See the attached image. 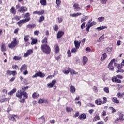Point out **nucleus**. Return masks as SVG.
Wrapping results in <instances>:
<instances>
[{
  "mask_svg": "<svg viewBox=\"0 0 124 124\" xmlns=\"http://www.w3.org/2000/svg\"><path fill=\"white\" fill-rule=\"evenodd\" d=\"M17 116L16 115H12L9 116V120H11L12 121H15L16 120V118Z\"/></svg>",
  "mask_w": 124,
  "mask_h": 124,
  "instance_id": "23",
  "label": "nucleus"
},
{
  "mask_svg": "<svg viewBox=\"0 0 124 124\" xmlns=\"http://www.w3.org/2000/svg\"><path fill=\"white\" fill-rule=\"evenodd\" d=\"M116 72L117 73H119V72H121V73H123V72H124V70L123 69H120L119 70H117Z\"/></svg>",
  "mask_w": 124,
  "mask_h": 124,
  "instance_id": "57",
  "label": "nucleus"
},
{
  "mask_svg": "<svg viewBox=\"0 0 124 124\" xmlns=\"http://www.w3.org/2000/svg\"><path fill=\"white\" fill-rule=\"evenodd\" d=\"M29 37H30L29 35H26L24 36V41L25 42H28V41H29Z\"/></svg>",
  "mask_w": 124,
  "mask_h": 124,
  "instance_id": "45",
  "label": "nucleus"
},
{
  "mask_svg": "<svg viewBox=\"0 0 124 124\" xmlns=\"http://www.w3.org/2000/svg\"><path fill=\"white\" fill-rule=\"evenodd\" d=\"M13 41H12L11 44H9L8 47L11 49H13V48H15L16 46L18 45V42H17V40L16 38L13 39Z\"/></svg>",
  "mask_w": 124,
  "mask_h": 124,
  "instance_id": "3",
  "label": "nucleus"
},
{
  "mask_svg": "<svg viewBox=\"0 0 124 124\" xmlns=\"http://www.w3.org/2000/svg\"><path fill=\"white\" fill-rule=\"evenodd\" d=\"M38 103H39V104H42V103H48V101L44 98H40L38 100Z\"/></svg>",
  "mask_w": 124,
  "mask_h": 124,
  "instance_id": "14",
  "label": "nucleus"
},
{
  "mask_svg": "<svg viewBox=\"0 0 124 124\" xmlns=\"http://www.w3.org/2000/svg\"><path fill=\"white\" fill-rule=\"evenodd\" d=\"M16 91L17 90L16 89V88H14L10 92H9L8 93L9 95H12L13 93H16Z\"/></svg>",
  "mask_w": 124,
  "mask_h": 124,
  "instance_id": "28",
  "label": "nucleus"
},
{
  "mask_svg": "<svg viewBox=\"0 0 124 124\" xmlns=\"http://www.w3.org/2000/svg\"><path fill=\"white\" fill-rule=\"evenodd\" d=\"M100 118H99V115H96L93 118V122H96V121H99Z\"/></svg>",
  "mask_w": 124,
  "mask_h": 124,
  "instance_id": "32",
  "label": "nucleus"
},
{
  "mask_svg": "<svg viewBox=\"0 0 124 124\" xmlns=\"http://www.w3.org/2000/svg\"><path fill=\"white\" fill-rule=\"evenodd\" d=\"M32 42L31 43V45H34V44H36V43L37 42V39H33L31 38Z\"/></svg>",
  "mask_w": 124,
  "mask_h": 124,
  "instance_id": "35",
  "label": "nucleus"
},
{
  "mask_svg": "<svg viewBox=\"0 0 124 124\" xmlns=\"http://www.w3.org/2000/svg\"><path fill=\"white\" fill-rule=\"evenodd\" d=\"M28 29H34V27H36L35 24H29L27 25Z\"/></svg>",
  "mask_w": 124,
  "mask_h": 124,
  "instance_id": "30",
  "label": "nucleus"
},
{
  "mask_svg": "<svg viewBox=\"0 0 124 124\" xmlns=\"http://www.w3.org/2000/svg\"><path fill=\"white\" fill-rule=\"evenodd\" d=\"M10 100V98H2L0 100V103H2L3 102H7V101H9Z\"/></svg>",
  "mask_w": 124,
  "mask_h": 124,
  "instance_id": "21",
  "label": "nucleus"
},
{
  "mask_svg": "<svg viewBox=\"0 0 124 124\" xmlns=\"http://www.w3.org/2000/svg\"><path fill=\"white\" fill-rule=\"evenodd\" d=\"M41 50H42V52L46 55H48V54L51 53V47L46 44L42 45Z\"/></svg>",
  "mask_w": 124,
  "mask_h": 124,
  "instance_id": "2",
  "label": "nucleus"
},
{
  "mask_svg": "<svg viewBox=\"0 0 124 124\" xmlns=\"http://www.w3.org/2000/svg\"><path fill=\"white\" fill-rule=\"evenodd\" d=\"M82 62H83V65H85V64H86V63H87V62H88V58H87V57L86 56H83Z\"/></svg>",
  "mask_w": 124,
  "mask_h": 124,
  "instance_id": "26",
  "label": "nucleus"
},
{
  "mask_svg": "<svg viewBox=\"0 0 124 124\" xmlns=\"http://www.w3.org/2000/svg\"><path fill=\"white\" fill-rule=\"evenodd\" d=\"M56 82H57V81L56 80V79H54V80H52L51 81V82H50L49 83H47V86L48 87V88H53V87H54V86H55V85H56Z\"/></svg>",
  "mask_w": 124,
  "mask_h": 124,
  "instance_id": "11",
  "label": "nucleus"
},
{
  "mask_svg": "<svg viewBox=\"0 0 124 124\" xmlns=\"http://www.w3.org/2000/svg\"><path fill=\"white\" fill-rule=\"evenodd\" d=\"M86 118H87V116H86V114H82L79 116H78V119L79 120H85L86 119Z\"/></svg>",
  "mask_w": 124,
  "mask_h": 124,
  "instance_id": "27",
  "label": "nucleus"
},
{
  "mask_svg": "<svg viewBox=\"0 0 124 124\" xmlns=\"http://www.w3.org/2000/svg\"><path fill=\"white\" fill-rule=\"evenodd\" d=\"M104 91L105 93H109V88L108 87L104 88Z\"/></svg>",
  "mask_w": 124,
  "mask_h": 124,
  "instance_id": "47",
  "label": "nucleus"
},
{
  "mask_svg": "<svg viewBox=\"0 0 124 124\" xmlns=\"http://www.w3.org/2000/svg\"><path fill=\"white\" fill-rule=\"evenodd\" d=\"M111 80L112 82H113V83H117L118 84L122 83V80L118 79V78L117 77H112Z\"/></svg>",
  "mask_w": 124,
  "mask_h": 124,
  "instance_id": "10",
  "label": "nucleus"
},
{
  "mask_svg": "<svg viewBox=\"0 0 124 124\" xmlns=\"http://www.w3.org/2000/svg\"><path fill=\"white\" fill-rule=\"evenodd\" d=\"M65 110L66 112H72V111H73V109H72V108H69V107H66L65 108Z\"/></svg>",
  "mask_w": 124,
  "mask_h": 124,
  "instance_id": "42",
  "label": "nucleus"
},
{
  "mask_svg": "<svg viewBox=\"0 0 124 124\" xmlns=\"http://www.w3.org/2000/svg\"><path fill=\"white\" fill-rule=\"evenodd\" d=\"M103 101H102L103 104H104L106 103V102H107V98L105 97H104L103 98Z\"/></svg>",
  "mask_w": 124,
  "mask_h": 124,
  "instance_id": "49",
  "label": "nucleus"
},
{
  "mask_svg": "<svg viewBox=\"0 0 124 124\" xmlns=\"http://www.w3.org/2000/svg\"><path fill=\"white\" fill-rule=\"evenodd\" d=\"M15 19L17 20H20L21 19V16H15Z\"/></svg>",
  "mask_w": 124,
  "mask_h": 124,
  "instance_id": "56",
  "label": "nucleus"
},
{
  "mask_svg": "<svg viewBox=\"0 0 124 124\" xmlns=\"http://www.w3.org/2000/svg\"><path fill=\"white\" fill-rule=\"evenodd\" d=\"M40 3L42 5H46V0H40Z\"/></svg>",
  "mask_w": 124,
  "mask_h": 124,
  "instance_id": "46",
  "label": "nucleus"
},
{
  "mask_svg": "<svg viewBox=\"0 0 124 124\" xmlns=\"http://www.w3.org/2000/svg\"><path fill=\"white\" fill-rule=\"evenodd\" d=\"M19 31H20V29L17 28L15 30L14 33L16 34V33H18V32Z\"/></svg>",
  "mask_w": 124,
  "mask_h": 124,
  "instance_id": "53",
  "label": "nucleus"
},
{
  "mask_svg": "<svg viewBox=\"0 0 124 124\" xmlns=\"http://www.w3.org/2000/svg\"><path fill=\"white\" fill-rule=\"evenodd\" d=\"M112 101H113V102H114L115 103H119V102H120L119 100H118V99H117V97H113L112 99Z\"/></svg>",
  "mask_w": 124,
  "mask_h": 124,
  "instance_id": "38",
  "label": "nucleus"
},
{
  "mask_svg": "<svg viewBox=\"0 0 124 124\" xmlns=\"http://www.w3.org/2000/svg\"><path fill=\"white\" fill-rule=\"evenodd\" d=\"M39 123L41 124H42L44 123H45V117H44V116H42V117H40L39 118Z\"/></svg>",
  "mask_w": 124,
  "mask_h": 124,
  "instance_id": "18",
  "label": "nucleus"
},
{
  "mask_svg": "<svg viewBox=\"0 0 124 124\" xmlns=\"http://www.w3.org/2000/svg\"><path fill=\"white\" fill-rule=\"evenodd\" d=\"M39 97V94L36 92H34V93H33L32 95V97H33L34 99L38 98Z\"/></svg>",
  "mask_w": 124,
  "mask_h": 124,
  "instance_id": "24",
  "label": "nucleus"
},
{
  "mask_svg": "<svg viewBox=\"0 0 124 124\" xmlns=\"http://www.w3.org/2000/svg\"><path fill=\"white\" fill-rule=\"evenodd\" d=\"M73 9L75 12L80 11L81 10V7L79 6V4L76 3L73 5Z\"/></svg>",
  "mask_w": 124,
  "mask_h": 124,
  "instance_id": "6",
  "label": "nucleus"
},
{
  "mask_svg": "<svg viewBox=\"0 0 124 124\" xmlns=\"http://www.w3.org/2000/svg\"><path fill=\"white\" fill-rule=\"evenodd\" d=\"M44 19H45L44 16H41L39 19V21H38L39 23H41V22H43V21H44Z\"/></svg>",
  "mask_w": 124,
  "mask_h": 124,
  "instance_id": "39",
  "label": "nucleus"
},
{
  "mask_svg": "<svg viewBox=\"0 0 124 124\" xmlns=\"http://www.w3.org/2000/svg\"><path fill=\"white\" fill-rule=\"evenodd\" d=\"M28 68V66L26 64H23L20 68V70L21 72H22L23 70H27V68Z\"/></svg>",
  "mask_w": 124,
  "mask_h": 124,
  "instance_id": "20",
  "label": "nucleus"
},
{
  "mask_svg": "<svg viewBox=\"0 0 124 124\" xmlns=\"http://www.w3.org/2000/svg\"><path fill=\"white\" fill-rule=\"evenodd\" d=\"M87 24H88V26H90L91 28V27H93V26H94V25H96V22L93 21L91 23H87Z\"/></svg>",
  "mask_w": 124,
  "mask_h": 124,
  "instance_id": "40",
  "label": "nucleus"
},
{
  "mask_svg": "<svg viewBox=\"0 0 124 124\" xmlns=\"http://www.w3.org/2000/svg\"><path fill=\"white\" fill-rule=\"evenodd\" d=\"M44 13V11L43 10L41 11H35L33 12V14H37V15H42Z\"/></svg>",
  "mask_w": 124,
  "mask_h": 124,
  "instance_id": "17",
  "label": "nucleus"
},
{
  "mask_svg": "<svg viewBox=\"0 0 124 124\" xmlns=\"http://www.w3.org/2000/svg\"><path fill=\"white\" fill-rule=\"evenodd\" d=\"M95 103L97 104V105H101V104H103L102 103V101L100 98L97 99L95 101Z\"/></svg>",
  "mask_w": 124,
  "mask_h": 124,
  "instance_id": "19",
  "label": "nucleus"
},
{
  "mask_svg": "<svg viewBox=\"0 0 124 124\" xmlns=\"http://www.w3.org/2000/svg\"><path fill=\"white\" fill-rule=\"evenodd\" d=\"M10 12L12 14H16V10H15V8L14 7H12L10 9Z\"/></svg>",
  "mask_w": 124,
  "mask_h": 124,
  "instance_id": "31",
  "label": "nucleus"
},
{
  "mask_svg": "<svg viewBox=\"0 0 124 124\" xmlns=\"http://www.w3.org/2000/svg\"><path fill=\"white\" fill-rule=\"evenodd\" d=\"M67 55L68 57H71V51H70V50H67Z\"/></svg>",
  "mask_w": 124,
  "mask_h": 124,
  "instance_id": "61",
  "label": "nucleus"
},
{
  "mask_svg": "<svg viewBox=\"0 0 124 124\" xmlns=\"http://www.w3.org/2000/svg\"><path fill=\"white\" fill-rule=\"evenodd\" d=\"M114 59H113L112 60H111V61L110 62V63L108 64V68L109 69V70H112L113 71L114 70Z\"/></svg>",
  "mask_w": 124,
  "mask_h": 124,
  "instance_id": "7",
  "label": "nucleus"
},
{
  "mask_svg": "<svg viewBox=\"0 0 124 124\" xmlns=\"http://www.w3.org/2000/svg\"><path fill=\"white\" fill-rule=\"evenodd\" d=\"M64 34V33L62 31H59L57 34V38H61L62 35Z\"/></svg>",
  "mask_w": 124,
  "mask_h": 124,
  "instance_id": "16",
  "label": "nucleus"
},
{
  "mask_svg": "<svg viewBox=\"0 0 124 124\" xmlns=\"http://www.w3.org/2000/svg\"><path fill=\"white\" fill-rule=\"evenodd\" d=\"M96 30H98V31H101L102 30H104V29H107V26H102L101 27H97L96 28Z\"/></svg>",
  "mask_w": 124,
  "mask_h": 124,
  "instance_id": "29",
  "label": "nucleus"
},
{
  "mask_svg": "<svg viewBox=\"0 0 124 124\" xmlns=\"http://www.w3.org/2000/svg\"><path fill=\"white\" fill-rule=\"evenodd\" d=\"M45 74L42 73L41 72H37L34 75L32 76V78H36V77H40L41 78H43L45 77Z\"/></svg>",
  "mask_w": 124,
  "mask_h": 124,
  "instance_id": "5",
  "label": "nucleus"
},
{
  "mask_svg": "<svg viewBox=\"0 0 124 124\" xmlns=\"http://www.w3.org/2000/svg\"><path fill=\"white\" fill-rule=\"evenodd\" d=\"M93 90L95 93H97L98 90H97V87L96 86H93Z\"/></svg>",
  "mask_w": 124,
  "mask_h": 124,
  "instance_id": "58",
  "label": "nucleus"
},
{
  "mask_svg": "<svg viewBox=\"0 0 124 124\" xmlns=\"http://www.w3.org/2000/svg\"><path fill=\"white\" fill-rule=\"evenodd\" d=\"M32 53H33V50L32 49H29L27 50L26 53L24 54V58H27V57H28L30 55H31Z\"/></svg>",
  "mask_w": 124,
  "mask_h": 124,
  "instance_id": "8",
  "label": "nucleus"
},
{
  "mask_svg": "<svg viewBox=\"0 0 124 124\" xmlns=\"http://www.w3.org/2000/svg\"><path fill=\"white\" fill-rule=\"evenodd\" d=\"M19 12H21V13H24V12H26V11H28V8L26 7L22 6L18 9Z\"/></svg>",
  "mask_w": 124,
  "mask_h": 124,
  "instance_id": "13",
  "label": "nucleus"
},
{
  "mask_svg": "<svg viewBox=\"0 0 124 124\" xmlns=\"http://www.w3.org/2000/svg\"><path fill=\"white\" fill-rule=\"evenodd\" d=\"M22 59L21 57H19V56H14L13 57V60H15V61H19Z\"/></svg>",
  "mask_w": 124,
  "mask_h": 124,
  "instance_id": "43",
  "label": "nucleus"
},
{
  "mask_svg": "<svg viewBox=\"0 0 124 124\" xmlns=\"http://www.w3.org/2000/svg\"><path fill=\"white\" fill-rule=\"evenodd\" d=\"M54 51L55 54H58L60 52V48H59V45L56 44L54 45Z\"/></svg>",
  "mask_w": 124,
  "mask_h": 124,
  "instance_id": "15",
  "label": "nucleus"
},
{
  "mask_svg": "<svg viewBox=\"0 0 124 124\" xmlns=\"http://www.w3.org/2000/svg\"><path fill=\"white\" fill-rule=\"evenodd\" d=\"M54 30L55 31H59V27L58 26V25H55Z\"/></svg>",
  "mask_w": 124,
  "mask_h": 124,
  "instance_id": "60",
  "label": "nucleus"
},
{
  "mask_svg": "<svg viewBox=\"0 0 124 124\" xmlns=\"http://www.w3.org/2000/svg\"><path fill=\"white\" fill-rule=\"evenodd\" d=\"M42 43H47V38L45 37L42 41Z\"/></svg>",
  "mask_w": 124,
  "mask_h": 124,
  "instance_id": "54",
  "label": "nucleus"
},
{
  "mask_svg": "<svg viewBox=\"0 0 124 124\" xmlns=\"http://www.w3.org/2000/svg\"><path fill=\"white\" fill-rule=\"evenodd\" d=\"M107 58V55H106V53H104L102 55V57H101V61L103 62L105 59Z\"/></svg>",
  "mask_w": 124,
  "mask_h": 124,
  "instance_id": "34",
  "label": "nucleus"
},
{
  "mask_svg": "<svg viewBox=\"0 0 124 124\" xmlns=\"http://www.w3.org/2000/svg\"><path fill=\"white\" fill-rule=\"evenodd\" d=\"M70 72L71 73V74H73V75H76V74H78V72H76L75 71H74V70L73 69H70Z\"/></svg>",
  "mask_w": 124,
  "mask_h": 124,
  "instance_id": "41",
  "label": "nucleus"
},
{
  "mask_svg": "<svg viewBox=\"0 0 124 124\" xmlns=\"http://www.w3.org/2000/svg\"><path fill=\"white\" fill-rule=\"evenodd\" d=\"M70 92L72 93H75V87L72 85L70 86Z\"/></svg>",
  "mask_w": 124,
  "mask_h": 124,
  "instance_id": "33",
  "label": "nucleus"
},
{
  "mask_svg": "<svg viewBox=\"0 0 124 124\" xmlns=\"http://www.w3.org/2000/svg\"><path fill=\"white\" fill-rule=\"evenodd\" d=\"M86 27V31H89L91 27L88 25V23H87Z\"/></svg>",
  "mask_w": 124,
  "mask_h": 124,
  "instance_id": "55",
  "label": "nucleus"
},
{
  "mask_svg": "<svg viewBox=\"0 0 124 124\" xmlns=\"http://www.w3.org/2000/svg\"><path fill=\"white\" fill-rule=\"evenodd\" d=\"M6 74L7 75H12V71L7 70L6 71Z\"/></svg>",
  "mask_w": 124,
  "mask_h": 124,
  "instance_id": "50",
  "label": "nucleus"
},
{
  "mask_svg": "<svg viewBox=\"0 0 124 124\" xmlns=\"http://www.w3.org/2000/svg\"><path fill=\"white\" fill-rule=\"evenodd\" d=\"M104 36L103 35H102V36H101L100 37V38H99V40H98V42H100L101 41V40H102V39H104Z\"/></svg>",
  "mask_w": 124,
  "mask_h": 124,
  "instance_id": "59",
  "label": "nucleus"
},
{
  "mask_svg": "<svg viewBox=\"0 0 124 124\" xmlns=\"http://www.w3.org/2000/svg\"><path fill=\"white\" fill-rule=\"evenodd\" d=\"M88 18H89V16H87L83 17L82 18H81V22H84V21H86V20H87V19H88Z\"/></svg>",
  "mask_w": 124,
  "mask_h": 124,
  "instance_id": "51",
  "label": "nucleus"
},
{
  "mask_svg": "<svg viewBox=\"0 0 124 124\" xmlns=\"http://www.w3.org/2000/svg\"><path fill=\"white\" fill-rule=\"evenodd\" d=\"M78 48H76V47L73 48L71 50V53H75L77 52V49Z\"/></svg>",
  "mask_w": 124,
  "mask_h": 124,
  "instance_id": "44",
  "label": "nucleus"
},
{
  "mask_svg": "<svg viewBox=\"0 0 124 124\" xmlns=\"http://www.w3.org/2000/svg\"><path fill=\"white\" fill-rule=\"evenodd\" d=\"M1 51L3 52H4L5 51H6V47H5L4 44H2L1 46Z\"/></svg>",
  "mask_w": 124,
  "mask_h": 124,
  "instance_id": "25",
  "label": "nucleus"
},
{
  "mask_svg": "<svg viewBox=\"0 0 124 124\" xmlns=\"http://www.w3.org/2000/svg\"><path fill=\"white\" fill-rule=\"evenodd\" d=\"M79 114H80V113H79V112H78V111L75 114V115H74V118H77V117H78V116H79Z\"/></svg>",
  "mask_w": 124,
  "mask_h": 124,
  "instance_id": "62",
  "label": "nucleus"
},
{
  "mask_svg": "<svg viewBox=\"0 0 124 124\" xmlns=\"http://www.w3.org/2000/svg\"><path fill=\"white\" fill-rule=\"evenodd\" d=\"M109 109L110 110H111L112 113H115L116 111V109L115 108H113L112 107H109Z\"/></svg>",
  "mask_w": 124,
  "mask_h": 124,
  "instance_id": "48",
  "label": "nucleus"
},
{
  "mask_svg": "<svg viewBox=\"0 0 124 124\" xmlns=\"http://www.w3.org/2000/svg\"><path fill=\"white\" fill-rule=\"evenodd\" d=\"M82 15V13H77L76 14H72L70 15L71 17H77L78 16H80Z\"/></svg>",
  "mask_w": 124,
  "mask_h": 124,
  "instance_id": "22",
  "label": "nucleus"
},
{
  "mask_svg": "<svg viewBox=\"0 0 124 124\" xmlns=\"http://www.w3.org/2000/svg\"><path fill=\"white\" fill-rule=\"evenodd\" d=\"M75 48L79 49L80 48V45H81V41L79 42L78 41L75 40L74 42Z\"/></svg>",
  "mask_w": 124,
  "mask_h": 124,
  "instance_id": "12",
  "label": "nucleus"
},
{
  "mask_svg": "<svg viewBox=\"0 0 124 124\" xmlns=\"http://www.w3.org/2000/svg\"><path fill=\"white\" fill-rule=\"evenodd\" d=\"M124 115L122 114H120V116H119V118H117L115 121V123L116 124H118V123H119V121H120L121 122H123L124 121Z\"/></svg>",
  "mask_w": 124,
  "mask_h": 124,
  "instance_id": "9",
  "label": "nucleus"
},
{
  "mask_svg": "<svg viewBox=\"0 0 124 124\" xmlns=\"http://www.w3.org/2000/svg\"><path fill=\"white\" fill-rule=\"evenodd\" d=\"M105 19V17H104V16L99 17L98 18V21L99 22H103Z\"/></svg>",
  "mask_w": 124,
  "mask_h": 124,
  "instance_id": "37",
  "label": "nucleus"
},
{
  "mask_svg": "<svg viewBox=\"0 0 124 124\" xmlns=\"http://www.w3.org/2000/svg\"><path fill=\"white\" fill-rule=\"evenodd\" d=\"M58 22L59 23H62V18L58 17Z\"/></svg>",
  "mask_w": 124,
  "mask_h": 124,
  "instance_id": "64",
  "label": "nucleus"
},
{
  "mask_svg": "<svg viewBox=\"0 0 124 124\" xmlns=\"http://www.w3.org/2000/svg\"><path fill=\"white\" fill-rule=\"evenodd\" d=\"M62 72L64 74H68L70 72V68H69L68 70H62Z\"/></svg>",
  "mask_w": 124,
  "mask_h": 124,
  "instance_id": "36",
  "label": "nucleus"
},
{
  "mask_svg": "<svg viewBox=\"0 0 124 124\" xmlns=\"http://www.w3.org/2000/svg\"><path fill=\"white\" fill-rule=\"evenodd\" d=\"M102 4H105L107 2V0H101Z\"/></svg>",
  "mask_w": 124,
  "mask_h": 124,
  "instance_id": "63",
  "label": "nucleus"
},
{
  "mask_svg": "<svg viewBox=\"0 0 124 124\" xmlns=\"http://www.w3.org/2000/svg\"><path fill=\"white\" fill-rule=\"evenodd\" d=\"M30 20L31 17H27V18L20 20L17 22V25H18L19 27H22V24L27 23V22H30Z\"/></svg>",
  "mask_w": 124,
  "mask_h": 124,
  "instance_id": "4",
  "label": "nucleus"
},
{
  "mask_svg": "<svg viewBox=\"0 0 124 124\" xmlns=\"http://www.w3.org/2000/svg\"><path fill=\"white\" fill-rule=\"evenodd\" d=\"M56 3L57 6H60V4H61V0H56Z\"/></svg>",
  "mask_w": 124,
  "mask_h": 124,
  "instance_id": "52",
  "label": "nucleus"
},
{
  "mask_svg": "<svg viewBox=\"0 0 124 124\" xmlns=\"http://www.w3.org/2000/svg\"><path fill=\"white\" fill-rule=\"evenodd\" d=\"M29 89V86H26L24 87L23 86L22 87V90H18V92H16V97H18V98H20L21 100H20V102L21 103H24L25 102V100L28 98V94L26 93L25 91H27ZM23 96V98H22V97Z\"/></svg>",
  "mask_w": 124,
  "mask_h": 124,
  "instance_id": "1",
  "label": "nucleus"
}]
</instances>
